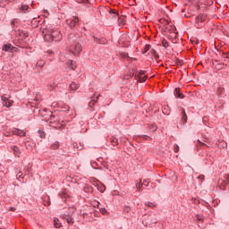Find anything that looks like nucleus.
<instances>
[{
    "mask_svg": "<svg viewBox=\"0 0 229 229\" xmlns=\"http://www.w3.org/2000/svg\"><path fill=\"white\" fill-rule=\"evenodd\" d=\"M82 49L83 48L81 47V45L80 43H75L68 48V51L69 53H72V55H74V56H76L80 55V53H81Z\"/></svg>",
    "mask_w": 229,
    "mask_h": 229,
    "instance_id": "f257e3e1",
    "label": "nucleus"
},
{
    "mask_svg": "<svg viewBox=\"0 0 229 229\" xmlns=\"http://www.w3.org/2000/svg\"><path fill=\"white\" fill-rule=\"evenodd\" d=\"M44 38L47 42H53L55 41V33H50L49 29H45L43 30Z\"/></svg>",
    "mask_w": 229,
    "mask_h": 229,
    "instance_id": "f03ea898",
    "label": "nucleus"
},
{
    "mask_svg": "<svg viewBox=\"0 0 229 229\" xmlns=\"http://www.w3.org/2000/svg\"><path fill=\"white\" fill-rule=\"evenodd\" d=\"M136 80L140 81V83H144L146 80H148V75L146 74V72L140 71L137 75H136Z\"/></svg>",
    "mask_w": 229,
    "mask_h": 229,
    "instance_id": "7ed1b4c3",
    "label": "nucleus"
},
{
    "mask_svg": "<svg viewBox=\"0 0 229 229\" xmlns=\"http://www.w3.org/2000/svg\"><path fill=\"white\" fill-rule=\"evenodd\" d=\"M49 33H51L53 35H55L54 37V41L55 42H59V40H62V34H60V31L58 30H55L53 29H49Z\"/></svg>",
    "mask_w": 229,
    "mask_h": 229,
    "instance_id": "20e7f679",
    "label": "nucleus"
},
{
    "mask_svg": "<svg viewBox=\"0 0 229 229\" xmlns=\"http://www.w3.org/2000/svg\"><path fill=\"white\" fill-rule=\"evenodd\" d=\"M3 101V106H5L6 108H10V106H13V100H10L9 98H6L4 96L2 97Z\"/></svg>",
    "mask_w": 229,
    "mask_h": 229,
    "instance_id": "39448f33",
    "label": "nucleus"
},
{
    "mask_svg": "<svg viewBox=\"0 0 229 229\" xmlns=\"http://www.w3.org/2000/svg\"><path fill=\"white\" fill-rule=\"evenodd\" d=\"M78 21H79L78 17H73V19L66 20V24H68L70 28H74V26L78 24Z\"/></svg>",
    "mask_w": 229,
    "mask_h": 229,
    "instance_id": "423d86ee",
    "label": "nucleus"
},
{
    "mask_svg": "<svg viewBox=\"0 0 229 229\" xmlns=\"http://www.w3.org/2000/svg\"><path fill=\"white\" fill-rule=\"evenodd\" d=\"M13 133H14V135H19L20 137H25L26 136V131H24L21 129H14L13 131Z\"/></svg>",
    "mask_w": 229,
    "mask_h": 229,
    "instance_id": "0eeeda50",
    "label": "nucleus"
},
{
    "mask_svg": "<svg viewBox=\"0 0 229 229\" xmlns=\"http://www.w3.org/2000/svg\"><path fill=\"white\" fill-rule=\"evenodd\" d=\"M175 98H180V99H183V95L180 92V88H176L174 89Z\"/></svg>",
    "mask_w": 229,
    "mask_h": 229,
    "instance_id": "6e6552de",
    "label": "nucleus"
},
{
    "mask_svg": "<svg viewBox=\"0 0 229 229\" xmlns=\"http://www.w3.org/2000/svg\"><path fill=\"white\" fill-rule=\"evenodd\" d=\"M110 142L112 146H119V140L115 137H111Z\"/></svg>",
    "mask_w": 229,
    "mask_h": 229,
    "instance_id": "1a4fd4ad",
    "label": "nucleus"
},
{
    "mask_svg": "<svg viewBox=\"0 0 229 229\" xmlns=\"http://www.w3.org/2000/svg\"><path fill=\"white\" fill-rule=\"evenodd\" d=\"M12 149H13V151L15 157H20V155H21V149H19L17 146H13V147H12Z\"/></svg>",
    "mask_w": 229,
    "mask_h": 229,
    "instance_id": "9d476101",
    "label": "nucleus"
},
{
    "mask_svg": "<svg viewBox=\"0 0 229 229\" xmlns=\"http://www.w3.org/2000/svg\"><path fill=\"white\" fill-rule=\"evenodd\" d=\"M70 89H71V90H78V89H80V84H78L76 82H72L70 84Z\"/></svg>",
    "mask_w": 229,
    "mask_h": 229,
    "instance_id": "9b49d317",
    "label": "nucleus"
},
{
    "mask_svg": "<svg viewBox=\"0 0 229 229\" xmlns=\"http://www.w3.org/2000/svg\"><path fill=\"white\" fill-rule=\"evenodd\" d=\"M182 122L185 124V123H187V114L185 113V109H182Z\"/></svg>",
    "mask_w": 229,
    "mask_h": 229,
    "instance_id": "f8f14e48",
    "label": "nucleus"
},
{
    "mask_svg": "<svg viewBox=\"0 0 229 229\" xmlns=\"http://www.w3.org/2000/svg\"><path fill=\"white\" fill-rule=\"evenodd\" d=\"M99 96L100 95H98L96 98H94L93 97V99L89 103L90 107L94 106V105L98 103V99H99Z\"/></svg>",
    "mask_w": 229,
    "mask_h": 229,
    "instance_id": "ddd939ff",
    "label": "nucleus"
},
{
    "mask_svg": "<svg viewBox=\"0 0 229 229\" xmlns=\"http://www.w3.org/2000/svg\"><path fill=\"white\" fill-rule=\"evenodd\" d=\"M3 51H12V44H5L2 47Z\"/></svg>",
    "mask_w": 229,
    "mask_h": 229,
    "instance_id": "4468645a",
    "label": "nucleus"
},
{
    "mask_svg": "<svg viewBox=\"0 0 229 229\" xmlns=\"http://www.w3.org/2000/svg\"><path fill=\"white\" fill-rule=\"evenodd\" d=\"M219 183H220V189H222V191H225V189H226V185H228V183L224 180H220Z\"/></svg>",
    "mask_w": 229,
    "mask_h": 229,
    "instance_id": "2eb2a0df",
    "label": "nucleus"
},
{
    "mask_svg": "<svg viewBox=\"0 0 229 229\" xmlns=\"http://www.w3.org/2000/svg\"><path fill=\"white\" fill-rule=\"evenodd\" d=\"M142 179H139L138 181H136V188L140 191V189H142Z\"/></svg>",
    "mask_w": 229,
    "mask_h": 229,
    "instance_id": "dca6fc26",
    "label": "nucleus"
},
{
    "mask_svg": "<svg viewBox=\"0 0 229 229\" xmlns=\"http://www.w3.org/2000/svg\"><path fill=\"white\" fill-rule=\"evenodd\" d=\"M54 225L55 228H60L62 226V224L58 218H54Z\"/></svg>",
    "mask_w": 229,
    "mask_h": 229,
    "instance_id": "f3484780",
    "label": "nucleus"
},
{
    "mask_svg": "<svg viewBox=\"0 0 229 229\" xmlns=\"http://www.w3.org/2000/svg\"><path fill=\"white\" fill-rule=\"evenodd\" d=\"M62 217H63L64 219H66L68 225H72V224L74 223V222L72 221V219L70 216H67L64 215V216H62Z\"/></svg>",
    "mask_w": 229,
    "mask_h": 229,
    "instance_id": "a211bd4d",
    "label": "nucleus"
},
{
    "mask_svg": "<svg viewBox=\"0 0 229 229\" xmlns=\"http://www.w3.org/2000/svg\"><path fill=\"white\" fill-rule=\"evenodd\" d=\"M30 9V6L26 5V4H21L20 10L21 12H24V13H26V12H28V10Z\"/></svg>",
    "mask_w": 229,
    "mask_h": 229,
    "instance_id": "6ab92c4d",
    "label": "nucleus"
},
{
    "mask_svg": "<svg viewBox=\"0 0 229 229\" xmlns=\"http://www.w3.org/2000/svg\"><path fill=\"white\" fill-rule=\"evenodd\" d=\"M45 64H46V62H44L43 60H39L36 64L37 67H40V68L44 67Z\"/></svg>",
    "mask_w": 229,
    "mask_h": 229,
    "instance_id": "aec40b11",
    "label": "nucleus"
},
{
    "mask_svg": "<svg viewBox=\"0 0 229 229\" xmlns=\"http://www.w3.org/2000/svg\"><path fill=\"white\" fill-rule=\"evenodd\" d=\"M58 148H60V143H58V142H55L52 145V149H58Z\"/></svg>",
    "mask_w": 229,
    "mask_h": 229,
    "instance_id": "412c9836",
    "label": "nucleus"
},
{
    "mask_svg": "<svg viewBox=\"0 0 229 229\" xmlns=\"http://www.w3.org/2000/svg\"><path fill=\"white\" fill-rule=\"evenodd\" d=\"M106 189V187L105 186V184H100L98 191H100V192H105Z\"/></svg>",
    "mask_w": 229,
    "mask_h": 229,
    "instance_id": "4be33fe9",
    "label": "nucleus"
},
{
    "mask_svg": "<svg viewBox=\"0 0 229 229\" xmlns=\"http://www.w3.org/2000/svg\"><path fill=\"white\" fill-rule=\"evenodd\" d=\"M162 46H163V47H167L169 46V42H167V40H165V39H163Z\"/></svg>",
    "mask_w": 229,
    "mask_h": 229,
    "instance_id": "5701e85b",
    "label": "nucleus"
},
{
    "mask_svg": "<svg viewBox=\"0 0 229 229\" xmlns=\"http://www.w3.org/2000/svg\"><path fill=\"white\" fill-rule=\"evenodd\" d=\"M68 64L73 71H74V69H76V65L74 64H75L74 61H70Z\"/></svg>",
    "mask_w": 229,
    "mask_h": 229,
    "instance_id": "b1692460",
    "label": "nucleus"
},
{
    "mask_svg": "<svg viewBox=\"0 0 229 229\" xmlns=\"http://www.w3.org/2000/svg\"><path fill=\"white\" fill-rule=\"evenodd\" d=\"M130 210H131V208L125 206L123 208V212H125V214H128L130 212Z\"/></svg>",
    "mask_w": 229,
    "mask_h": 229,
    "instance_id": "393cba45",
    "label": "nucleus"
},
{
    "mask_svg": "<svg viewBox=\"0 0 229 229\" xmlns=\"http://www.w3.org/2000/svg\"><path fill=\"white\" fill-rule=\"evenodd\" d=\"M38 133H39V137H40L41 139H45V138H46V132H44V131H39Z\"/></svg>",
    "mask_w": 229,
    "mask_h": 229,
    "instance_id": "a878e982",
    "label": "nucleus"
},
{
    "mask_svg": "<svg viewBox=\"0 0 229 229\" xmlns=\"http://www.w3.org/2000/svg\"><path fill=\"white\" fill-rule=\"evenodd\" d=\"M145 205L146 207H150V208H153V207H155V204H153V202H146Z\"/></svg>",
    "mask_w": 229,
    "mask_h": 229,
    "instance_id": "bb28decb",
    "label": "nucleus"
},
{
    "mask_svg": "<svg viewBox=\"0 0 229 229\" xmlns=\"http://www.w3.org/2000/svg\"><path fill=\"white\" fill-rule=\"evenodd\" d=\"M222 92H225V89H223V88H218L217 89V94H218V96H221V93Z\"/></svg>",
    "mask_w": 229,
    "mask_h": 229,
    "instance_id": "cd10ccee",
    "label": "nucleus"
},
{
    "mask_svg": "<svg viewBox=\"0 0 229 229\" xmlns=\"http://www.w3.org/2000/svg\"><path fill=\"white\" fill-rule=\"evenodd\" d=\"M174 149L175 153H178V151H180V147L178 145H174Z\"/></svg>",
    "mask_w": 229,
    "mask_h": 229,
    "instance_id": "c85d7f7f",
    "label": "nucleus"
},
{
    "mask_svg": "<svg viewBox=\"0 0 229 229\" xmlns=\"http://www.w3.org/2000/svg\"><path fill=\"white\" fill-rule=\"evenodd\" d=\"M153 223H155V222H146V217H144V219H143V225H153Z\"/></svg>",
    "mask_w": 229,
    "mask_h": 229,
    "instance_id": "c756f323",
    "label": "nucleus"
},
{
    "mask_svg": "<svg viewBox=\"0 0 229 229\" xmlns=\"http://www.w3.org/2000/svg\"><path fill=\"white\" fill-rule=\"evenodd\" d=\"M55 89H56V86L50 84V86L48 87V90H55Z\"/></svg>",
    "mask_w": 229,
    "mask_h": 229,
    "instance_id": "7c9ffc66",
    "label": "nucleus"
},
{
    "mask_svg": "<svg viewBox=\"0 0 229 229\" xmlns=\"http://www.w3.org/2000/svg\"><path fill=\"white\" fill-rule=\"evenodd\" d=\"M198 221H203V216L201 215H197Z\"/></svg>",
    "mask_w": 229,
    "mask_h": 229,
    "instance_id": "2f4dec72",
    "label": "nucleus"
},
{
    "mask_svg": "<svg viewBox=\"0 0 229 229\" xmlns=\"http://www.w3.org/2000/svg\"><path fill=\"white\" fill-rule=\"evenodd\" d=\"M143 183H144L145 187H148L149 185V181L145 179Z\"/></svg>",
    "mask_w": 229,
    "mask_h": 229,
    "instance_id": "473e14b6",
    "label": "nucleus"
},
{
    "mask_svg": "<svg viewBox=\"0 0 229 229\" xmlns=\"http://www.w3.org/2000/svg\"><path fill=\"white\" fill-rule=\"evenodd\" d=\"M198 179L203 182V180H205V175H199Z\"/></svg>",
    "mask_w": 229,
    "mask_h": 229,
    "instance_id": "72a5a7b5",
    "label": "nucleus"
},
{
    "mask_svg": "<svg viewBox=\"0 0 229 229\" xmlns=\"http://www.w3.org/2000/svg\"><path fill=\"white\" fill-rule=\"evenodd\" d=\"M100 212L101 214H105L106 212V208H100Z\"/></svg>",
    "mask_w": 229,
    "mask_h": 229,
    "instance_id": "f704fd0d",
    "label": "nucleus"
},
{
    "mask_svg": "<svg viewBox=\"0 0 229 229\" xmlns=\"http://www.w3.org/2000/svg\"><path fill=\"white\" fill-rule=\"evenodd\" d=\"M149 47H150L149 45L145 46V53H148V50L149 49Z\"/></svg>",
    "mask_w": 229,
    "mask_h": 229,
    "instance_id": "c9c22d12",
    "label": "nucleus"
},
{
    "mask_svg": "<svg viewBox=\"0 0 229 229\" xmlns=\"http://www.w3.org/2000/svg\"><path fill=\"white\" fill-rule=\"evenodd\" d=\"M223 57L224 58H227V60H229V53L224 54Z\"/></svg>",
    "mask_w": 229,
    "mask_h": 229,
    "instance_id": "e433bc0d",
    "label": "nucleus"
},
{
    "mask_svg": "<svg viewBox=\"0 0 229 229\" xmlns=\"http://www.w3.org/2000/svg\"><path fill=\"white\" fill-rule=\"evenodd\" d=\"M113 13H114V17H118L119 18V14L118 13H116L115 12H113Z\"/></svg>",
    "mask_w": 229,
    "mask_h": 229,
    "instance_id": "4c0bfd02",
    "label": "nucleus"
},
{
    "mask_svg": "<svg viewBox=\"0 0 229 229\" xmlns=\"http://www.w3.org/2000/svg\"><path fill=\"white\" fill-rule=\"evenodd\" d=\"M10 210H12V212H15V208L11 207V208H10Z\"/></svg>",
    "mask_w": 229,
    "mask_h": 229,
    "instance_id": "58836bf2",
    "label": "nucleus"
},
{
    "mask_svg": "<svg viewBox=\"0 0 229 229\" xmlns=\"http://www.w3.org/2000/svg\"><path fill=\"white\" fill-rule=\"evenodd\" d=\"M225 182H226L227 183H229V175L226 176Z\"/></svg>",
    "mask_w": 229,
    "mask_h": 229,
    "instance_id": "ea45409f",
    "label": "nucleus"
},
{
    "mask_svg": "<svg viewBox=\"0 0 229 229\" xmlns=\"http://www.w3.org/2000/svg\"><path fill=\"white\" fill-rule=\"evenodd\" d=\"M53 119H55V116L50 117V123H53Z\"/></svg>",
    "mask_w": 229,
    "mask_h": 229,
    "instance_id": "a19ab883",
    "label": "nucleus"
},
{
    "mask_svg": "<svg viewBox=\"0 0 229 229\" xmlns=\"http://www.w3.org/2000/svg\"><path fill=\"white\" fill-rule=\"evenodd\" d=\"M119 22H123V19L118 18Z\"/></svg>",
    "mask_w": 229,
    "mask_h": 229,
    "instance_id": "79ce46f5",
    "label": "nucleus"
},
{
    "mask_svg": "<svg viewBox=\"0 0 229 229\" xmlns=\"http://www.w3.org/2000/svg\"><path fill=\"white\" fill-rule=\"evenodd\" d=\"M17 176H19V178H21L22 175L21 174H18Z\"/></svg>",
    "mask_w": 229,
    "mask_h": 229,
    "instance_id": "37998d69",
    "label": "nucleus"
},
{
    "mask_svg": "<svg viewBox=\"0 0 229 229\" xmlns=\"http://www.w3.org/2000/svg\"><path fill=\"white\" fill-rule=\"evenodd\" d=\"M11 24L14 25L15 24V21H13Z\"/></svg>",
    "mask_w": 229,
    "mask_h": 229,
    "instance_id": "c03bdc74",
    "label": "nucleus"
},
{
    "mask_svg": "<svg viewBox=\"0 0 229 229\" xmlns=\"http://www.w3.org/2000/svg\"><path fill=\"white\" fill-rule=\"evenodd\" d=\"M191 42H192V44H198V42H196V41H194V40H193V41H191Z\"/></svg>",
    "mask_w": 229,
    "mask_h": 229,
    "instance_id": "a18cd8bd",
    "label": "nucleus"
},
{
    "mask_svg": "<svg viewBox=\"0 0 229 229\" xmlns=\"http://www.w3.org/2000/svg\"><path fill=\"white\" fill-rule=\"evenodd\" d=\"M70 39L72 40V35H70Z\"/></svg>",
    "mask_w": 229,
    "mask_h": 229,
    "instance_id": "49530a36",
    "label": "nucleus"
},
{
    "mask_svg": "<svg viewBox=\"0 0 229 229\" xmlns=\"http://www.w3.org/2000/svg\"><path fill=\"white\" fill-rule=\"evenodd\" d=\"M148 219H151V216H148Z\"/></svg>",
    "mask_w": 229,
    "mask_h": 229,
    "instance_id": "de8ad7c7",
    "label": "nucleus"
}]
</instances>
